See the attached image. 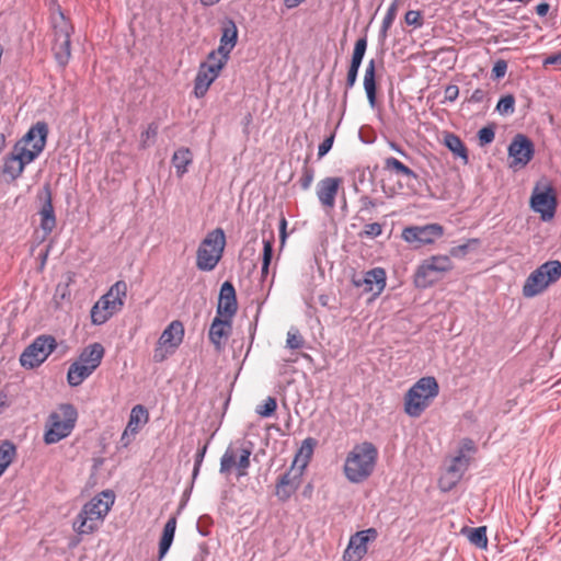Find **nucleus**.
<instances>
[{
  "label": "nucleus",
  "instance_id": "obj_1",
  "mask_svg": "<svg viewBox=\"0 0 561 561\" xmlns=\"http://www.w3.org/2000/svg\"><path fill=\"white\" fill-rule=\"evenodd\" d=\"M115 503L114 491L106 489L87 502L72 522V529L79 536L93 534L103 524Z\"/></svg>",
  "mask_w": 561,
  "mask_h": 561
},
{
  "label": "nucleus",
  "instance_id": "obj_2",
  "mask_svg": "<svg viewBox=\"0 0 561 561\" xmlns=\"http://www.w3.org/2000/svg\"><path fill=\"white\" fill-rule=\"evenodd\" d=\"M378 449L370 442L356 444L346 455L343 472L351 483H363L374 472L377 460Z\"/></svg>",
  "mask_w": 561,
  "mask_h": 561
},
{
  "label": "nucleus",
  "instance_id": "obj_3",
  "mask_svg": "<svg viewBox=\"0 0 561 561\" xmlns=\"http://www.w3.org/2000/svg\"><path fill=\"white\" fill-rule=\"evenodd\" d=\"M126 296L127 284L124 280L115 282L92 306L90 311L92 324L102 325L118 313L124 307Z\"/></svg>",
  "mask_w": 561,
  "mask_h": 561
},
{
  "label": "nucleus",
  "instance_id": "obj_4",
  "mask_svg": "<svg viewBox=\"0 0 561 561\" xmlns=\"http://www.w3.org/2000/svg\"><path fill=\"white\" fill-rule=\"evenodd\" d=\"M438 393L439 386L434 377L420 378L405 394L404 412L411 417H419Z\"/></svg>",
  "mask_w": 561,
  "mask_h": 561
},
{
  "label": "nucleus",
  "instance_id": "obj_5",
  "mask_svg": "<svg viewBox=\"0 0 561 561\" xmlns=\"http://www.w3.org/2000/svg\"><path fill=\"white\" fill-rule=\"evenodd\" d=\"M78 412L72 404H61L58 411L51 412L46 422L44 442L53 445L68 437L75 428Z\"/></svg>",
  "mask_w": 561,
  "mask_h": 561
},
{
  "label": "nucleus",
  "instance_id": "obj_6",
  "mask_svg": "<svg viewBox=\"0 0 561 561\" xmlns=\"http://www.w3.org/2000/svg\"><path fill=\"white\" fill-rule=\"evenodd\" d=\"M50 21L54 35L51 47L54 57L58 67H66L70 58V36L73 26L59 7L51 12Z\"/></svg>",
  "mask_w": 561,
  "mask_h": 561
},
{
  "label": "nucleus",
  "instance_id": "obj_7",
  "mask_svg": "<svg viewBox=\"0 0 561 561\" xmlns=\"http://www.w3.org/2000/svg\"><path fill=\"white\" fill-rule=\"evenodd\" d=\"M225 245L226 236L221 228L208 232L197 250V268L204 272L213 271L222 256Z\"/></svg>",
  "mask_w": 561,
  "mask_h": 561
},
{
  "label": "nucleus",
  "instance_id": "obj_8",
  "mask_svg": "<svg viewBox=\"0 0 561 561\" xmlns=\"http://www.w3.org/2000/svg\"><path fill=\"white\" fill-rule=\"evenodd\" d=\"M560 277L561 262L557 260L545 262L526 278L523 295L526 298H533L542 293L550 284L559 280Z\"/></svg>",
  "mask_w": 561,
  "mask_h": 561
},
{
  "label": "nucleus",
  "instance_id": "obj_9",
  "mask_svg": "<svg viewBox=\"0 0 561 561\" xmlns=\"http://www.w3.org/2000/svg\"><path fill=\"white\" fill-rule=\"evenodd\" d=\"M453 268V262L447 255H433L424 260L414 274V284L419 288L434 285L442 273Z\"/></svg>",
  "mask_w": 561,
  "mask_h": 561
},
{
  "label": "nucleus",
  "instance_id": "obj_10",
  "mask_svg": "<svg viewBox=\"0 0 561 561\" xmlns=\"http://www.w3.org/2000/svg\"><path fill=\"white\" fill-rule=\"evenodd\" d=\"M529 205L533 211L540 215L542 221L551 220L557 209V196L552 185L547 182L536 183Z\"/></svg>",
  "mask_w": 561,
  "mask_h": 561
},
{
  "label": "nucleus",
  "instance_id": "obj_11",
  "mask_svg": "<svg viewBox=\"0 0 561 561\" xmlns=\"http://www.w3.org/2000/svg\"><path fill=\"white\" fill-rule=\"evenodd\" d=\"M56 348V340L51 335L37 336L20 356L22 367L32 369L43 364Z\"/></svg>",
  "mask_w": 561,
  "mask_h": 561
},
{
  "label": "nucleus",
  "instance_id": "obj_12",
  "mask_svg": "<svg viewBox=\"0 0 561 561\" xmlns=\"http://www.w3.org/2000/svg\"><path fill=\"white\" fill-rule=\"evenodd\" d=\"M508 167L511 169H518L526 167L535 154V146L533 141L523 134H517L512 139L508 148Z\"/></svg>",
  "mask_w": 561,
  "mask_h": 561
},
{
  "label": "nucleus",
  "instance_id": "obj_13",
  "mask_svg": "<svg viewBox=\"0 0 561 561\" xmlns=\"http://www.w3.org/2000/svg\"><path fill=\"white\" fill-rule=\"evenodd\" d=\"M378 537L376 528L359 530L351 536L346 550L344 551V561H360L367 553L368 542L375 541Z\"/></svg>",
  "mask_w": 561,
  "mask_h": 561
},
{
  "label": "nucleus",
  "instance_id": "obj_14",
  "mask_svg": "<svg viewBox=\"0 0 561 561\" xmlns=\"http://www.w3.org/2000/svg\"><path fill=\"white\" fill-rule=\"evenodd\" d=\"M444 229L438 224H428L425 226L407 227L402 231V238L405 242L417 245L434 243L440 238Z\"/></svg>",
  "mask_w": 561,
  "mask_h": 561
},
{
  "label": "nucleus",
  "instance_id": "obj_15",
  "mask_svg": "<svg viewBox=\"0 0 561 561\" xmlns=\"http://www.w3.org/2000/svg\"><path fill=\"white\" fill-rule=\"evenodd\" d=\"M251 449L242 448L238 456L232 447H228L220 458L219 472L221 474H229L233 467L237 469V477L243 478L248 474L250 467Z\"/></svg>",
  "mask_w": 561,
  "mask_h": 561
},
{
  "label": "nucleus",
  "instance_id": "obj_16",
  "mask_svg": "<svg viewBox=\"0 0 561 561\" xmlns=\"http://www.w3.org/2000/svg\"><path fill=\"white\" fill-rule=\"evenodd\" d=\"M386 280V271L382 267H374L363 276L354 275L352 284L357 288L364 287L365 293H371L374 297H377L383 291Z\"/></svg>",
  "mask_w": 561,
  "mask_h": 561
},
{
  "label": "nucleus",
  "instance_id": "obj_17",
  "mask_svg": "<svg viewBox=\"0 0 561 561\" xmlns=\"http://www.w3.org/2000/svg\"><path fill=\"white\" fill-rule=\"evenodd\" d=\"M38 198L42 202V207L39 209L41 228L46 234H48L56 227V216L49 184H45L43 186L42 191L38 193Z\"/></svg>",
  "mask_w": 561,
  "mask_h": 561
},
{
  "label": "nucleus",
  "instance_id": "obj_18",
  "mask_svg": "<svg viewBox=\"0 0 561 561\" xmlns=\"http://www.w3.org/2000/svg\"><path fill=\"white\" fill-rule=\"evenodd\" d=\"M342 184V179L328 176L320 180L317 184L316 194L319 203L324 207L332 209L335 206V197Z\"/></svg>",
  "mask_w": 561,
  "mask_h": 561
},
{
  "label": "nucleus",
  "instance_id": "obj_19",
  "mask_svg": "<svg viewBox=\"0 0 561 561\" xmlns=\"http://www.w3.org/2000/svg\"><path fill=\"white\" fill-rule=\"evenodd\" d=\"M238 310L236 289L230 282H225L219 291L217 314L224 318H232Z\"/></svg>",
  "mask_w": 561,
  "mask_h": 561
},
{
  "label": "nucleus",
  "instance_id": "obj_20",
  "mask_svg": "<svg viewBox=\"0 0 561 561\" xmlns=\"http://www.w3.org/2000/svg\"><path fill=\"white\" fill-rule=\"evenodd\" d=\"M301 471L293 473L291 470L279 477L276 484V496L279 501L286 502L299 488Z\"/></svg>",
  "mask_w": 561,
  "mask_h": 561
},
{
  "label": "nucleus",
  "instance_id": "obj_21",
  "mask_svg": "<svg viewBox=\"0 0 561 561\" xmlns=\"http://www.w3.org/2000/svg\"><path fill=\"white\" fill-rule=\"evenodd\" d=\"M104 352L101 343H92L81 351L77 362L93 373L101 365Z\"/></svg>",
  "mask_w": 561,
  "mask_h": 561
},
{
  "label": "nucleus",
  "instance_id": "obj_22",
  "mask_svg": "<svg viewBox=\"0 0 561 561\" xmlns=\"http://www.w3.org/2000/svg\"><path fill=\"white\" fill-rule=\"evenodd\" d=\"M231 319L216 316L210 324L208 336L210 342L220 348L222 340L228 339L231 331Z\"/></svg>",
  "mask_w": 561,
  "mask_h": 561
},
{
  "label": "nucleus",
  "instance_id": "obj_23",
  "mask_svg": "<svg viewBox=\"0 0 561 561\" xmlns=\"http://www.w3.org/2000/svg\"><path fill=\"white\" fill-rule=\"evenodd\" d=\"M184 327L181 321H172L162 332L158 344L160 347L170 346L176 348L183 341Z\"/></svg>",
  "mask_w": 561,
  "mask_h": 561
},
{
  "label": "nucleus",
  "instance_id": "obj_24",
  "mask_svg": "<svg viewBox=\"0 0 561 561\" xmlns=\"http://www.w3.org/2000/svg\"><path fill=\"white\" fill-rule=\"evenodd\" d=\"M45 149V140L42 138L37 141V145H32V148H27V146L23 145V142H16L12 149V151L18 156V159L21 161L22 165L25 168L27 164L32 163Z\"/></svg>",
  "mask_w": 561,
  "mask_h": 561
},
{
  "label": "nucleus",
  "instance_id": "obj_25",
  "mask_svg": "<svg viewBox=\"0 0 561 561\" xmlns=\"http://www.w3.org/2000/svg\"><path fill=\"white\" fill-rule=\"evenodd\" d=\"M470 465V457L466 455H456L447 469V473L451 477V481L448 483V489L456 485L465 472L468 470Z\"/></svg>",
  "mask_w": 561,
  "mask_h": 561
},
{
  "label": "nucleus",
  "instance_id": "obj_26",
  "mask_svg": "<svg viewBox=\"0 0 561 561\" xmlns=\"http://www.w3.org/2000/svg\"><path fill=\"white\" fill-rule=\"evenodd\" d=\"M149 421V413L148 410L141 405L137 404L135 405L129 414V420L127 423V432H134L136 434L139 433L140 428L147 424Z\"/></svg>",
  "mask_w": 561,
  "mask_h": 561
},
{
  "label": "nucleus",
  "instance_id": "obj_27",
  "mask_svg": "<svg viewBox=\"0 0 561 561\" xmlns=\"http://www.w3.org/2000/svg\"><path fill=\"white\" fill-rule=\"evenodd\" d=\"M175 528L176 518L170 517L163 527L162 537L159 542V560H162L164 558L170 547L172 546L175 535Z\"/></svg>",
  "mask_w": 561,
  "mask_h": 561
},
{
  "label": "nucleus",
  "instance_id": "obj_28",
  "mask_svg": "<svg viewBox=\"0 0 561 561\" xmlns=\"http://www.w3.org/2000/svg\"><path fill=\"white\" fill-rule=\"evenodd\" d=\"M192 162L193 154L188 148L181 147L172 156V164L179 178H182L187 172V168Z\"/></svg>",
  "mask_w": 561,
  "mask_h": 561
},
{
  "label": "nucleus",
  "instance_id": "obj_29",
  "mask_svg": "<svg viewBox=\"0 0 561 561\" xmlns=\"http://www.w3.org/2000/svg\"><path fill=\"white\" fill-rule=\"evenodd\" d=\"M238 38V30L232 21H228L224 28L222 34L220 37V45L218 47V50L224 51L226 54H230V51L233 49V47L237 44Z\"/></svg>",
  "mask_w": 561,
  "mask_h": 561
},
{
  "label": "nucleus",
  "instance_id": "obj_30",
  "mask_svg": "<svg viewBox=\"0 0 561 561\" xmlns=\"http://www.w3.org/2000/svg\"><path fill=\"white\" fill-rule=\"evenodd\" d=\"M444 145L456 157H459L463 161L465 164H467L469 162L468 150L459 136H457L454 133H445Z\"/></svg>",
  "mask_w": 561,
  "mask_h": 561
},
{
  "label": "nucleus",
  "instance_id": "obj_31",
  "mask_svg": "<svg viewBox=\"0 0 561 561\" xmlns=\"http://www.w3.org/2000/svg\"><path fill=\"white\" fill-rule=\"evenodd\" d=\"M47 136H48V125L45 122L41 121V122H37L36 124H34L27 130V133L22 137V139L19 140L18 142H23V145H25V146L37 145V141H39L42 138L46 142Z\"/></svg>",
  "mask_w": 561,
  "mask_h": 561
},
{
  "label": "nucleus",
  "instance_id": "obj_32",
  "mask_svg": "<svg viewBox=\"0 0 561 561\" xmlns=\"http://www.w3.org/2000/svg\"><path fill=\"white\" fill-rule=\"evenodd\" d=\"M92 374L91 370L76 360L68 368L67 382L70 387H78Z\"/></svg>",
  "mask_w": 561,
  "mask_h": 561
},
{
  "label": "nucleus",
  "instance_id": "obj_33",
  "mask_svg": "<svg viewBox=\"0 0 561 561\" xmlns=\"http://www.w3.org/2000/svg\"><path fill=\"white\" fill-rule=\"evenodd\" d=\"M220 72H197L194 80L193 93L197 99L205 96L210 84L215 82Z\"/></svg>",
  "mask_w": 561,
  "mask_h": 561
},
{
  "label": "nucleus",
  "instance_id": "obj_34",
  "mask_svg": "<svg viewBox=\"0 0 561 561\" xmlns=\"http://www.w3.org/2000/svg\"><path fill=\"white\" fill-rule=\"evenodd\" d=\"M24 167L21 161L18 159V156L13 151L7 154L3 158V174L8 175L12 181L19 179L23 171Z\"/></svg>",
  "mask_w": 561,
  "mask_h": 561
},
{
  "label": "nucleus",
  "instance_id": "obj_35",
  "mask_svg": "<svg viewBox=\"0 0 561 561\" xmlns=\"http://www.w3.org/2000/svg\"><path fill=\"white\" fill-rule=\"evenodd\" d=\"M16 456V447L11 440H3L0 444V477L7 468L13 462Z\"/></svg>",
  "mask_w": 561,
  "mask_h": 561
},
{
  "label": "nucleus",
  "instance_id": "obj_36",
  "mask_svg": "<svg viewBox=\"0 0 561 561\" xmlns=\"http://www.w3.org/2000/svg\"><path fill=\"white\" fill-rule=\"evenodd\" d=\"M229 54H226L220 50H214L211 51L207 60L201 65L202 70H221L227 60H228Z\"/></svg>",
  "mask_w": 561,
  "mask_h": 561
},
{
  "label": "nucleus",
  "instance_id": "obj_37",
  "mask_svg": "<svg viewBox=\"0 0 561 561\" xmlns=\"http://www.w3.org/2000/svg\"><path fill=\"white\" fill-rule=\"evenodd\" d=\"M385 168L397 174H402L409 179H417L416 173L394 157L385 160Z\"/></svg>",
  "mask_w": 561,
  "mask_h": 561
},
{
  "label": "nucleus",
  "instance_id": "obj_38",
  "mask_svg": "<svg viewBox=\"0 0 561 561\" xmlns=\"http://www.w3.org/2000/svg\"><path fill=\"white\" fill-rule=\"evenodd\" d=\"M364 89H365L369 105L371 107H375L376 92H377L376 72H365Z\"/></svg>",
  "mask_w": 561,
  "mask_h": 561
},
{
  "label": "nucleus",
  "instance_id": "obj_39",
  "mask_svg": "<svg viewBox=\"0 0 561 561\" xmlns=\"http://www.w3.org/2000/svg\"><path fill=\"white\" fill-rule=\"evenodd\" d=\"M469 541L480 549H484L488 546L486 527L480 526L469 529L468 533Z\"/></svg>",
  "mask_w": 561,
  "mask_h": 561
},
{
  "label": "nucleus",
  "instance_id": "obj_40",
  "mask_svg": "<svg viewBox=\"0 0 561 561\" xmlns=\"http://www.w3.org/2000/svg\"><path fill=\"white\" fill-rule=\"evenodd\" d=\"M366 47H367L366 38H359L356 41L355 47L353 50L352 60H351V66H350L348 70H357L358 69V67L360 66V62L363 60V57L365 55Z\"/></svg>",
  "mask_w": 561,
  "mask_h": 561
},
{
  "label": "nucleus",
  "instance_id": "obj_41",
  "mask_svg": "<svg viewBox=\"0 0 561 561\" xmlns=\"http://www.w3.org/2000/svg\"><path fill=\"white\" fill-rule=\"evenodd\" d=\"M158 135V125L156 123H151L147 126V128L140 134L139 147L140 149H146L150 147Z\"/></svg>",
  "mask_w": 561,
  "mask_h": 561
},
{
  "label": "nucleus",
  "instance_id": "obj_42",
  "mask_svg": "<svg viewBox=\"0 0 561 561\" xmlns=\"http://www.w3.org/2000/svg\"><path fill=\"white\" fill-rule=\"evenodd\" d=\"M272 257H273V241L264 239L263 240L262 267H261L262 277H265L268 274Z\"/></svg>",
  "mask_w": 561,
  "mask_h": 561
},
{
  "label": "nucleus",
  "instance_id": "obj_43",
  "mask_svg": "<svg viewBox=\"0 0 561 561\" xmlns=\"http://www.w3.org/2000/svg\"><path fill=\"white\" fill-rule=\"evenodd\" d=\"M399 10V1L394 0L388 8L387 13L382 20L381 24V33L383 35L387 34L388 30L391 27L393 21L396 20L397 13Z\"/></svg>",
  "mask_w": 561,
  "mask_h": 561
},
{
  "label": "nucleus",
  "instance_id": "obj_44",
  "mask_svg": "<svg viewBox=\"0 0 561 561\" xmlns=\"http://www.w3.org/2000/svg\"><path fill=\"white\" fill-rule=\"evenodd\" d=\"M277 408L276 399L267 397L262 404H259L255 412L262 417H270L274 414Z\"/></svg>",
  "mask_w": 561,
  "mask_h": 561
},
{
  "label": "nucleus",
  "instance_id": "obj_45",
  "mask_svg": "<svg viewBox=\"0 0 561 561\" xmlns=\"http://www.w3.org/2000/svg\"><path fill=\"white\" fill-rule=\"evenodd\" d=\"M316 445H317V440L312 437H307L306 439L302 440L301 446L298 451V455H297V457L298 456L305 457V462L302 463L301 469H304L306 467L307 461L311 458Z\"/></svg>",
  "mask_w": 561,
  "mask_h": 561
},
{
  "label": "nucleus",
  "instance_id": "obj_46",
  "mask_svg": "<svg viewBox=\"0 0 561 561\" xmlns=\"http://www.w3.org/2000/svg\"><path fill=\"white\" fill-rule=\"evenodd\" d=\"M286 346L289 350H299L304 346V337L296 328H290L287 332Z\"/></svg>",
  "mask_w": 561,
  "mask_h": 561
},
{
  "label": "nucleus",
  "instance_id": "obj_47",
  "mask_svg": "<svg viewBox=\"0 0 561 561\" xmlns=\"http://www.w3.org/2000/svg\"><path fill=\"white\" fill-rule=\"evenodd\" d=\"M314 179V170L311 167H308L307 163H305L302 168L301 178L299 179L300 187L304 191H307L310 188L312 182Z\"/></svg>",
  "mask_w": 561,
  "mask_h": 561
},
{
  "label": "nucleus",
  "instance_id": "obj_48",
  "mask_svg": "<svg viewBox=\"0 0 561 561\" xmlns=\"http://www.w3.org/2000/svg\"><path fill=\"white\" fill-rule=\"evenodd\" d=\"M495 138V131L492 126H484L478 131V139L481 146L491 144Z\"/></svg>",
  "mask_w": 561,
  "mask_h": 561
},
{
  "label": "nucleus",
  "instance_id": "obj_49",
  "mask_svg": "<svg viewBox=\"0 0 561 561\" xmlns=\"http://www.w3.org/2000/svg\"><path fill=\"white\" fill-rule=\"evenodd\" d=\"M515 100L512 95H505L500 99L496 105V110L501 114H511L514 112Z\"/></svg>",
  "mask_w": 561,
  "mask_h": 561
},
{
  "label": "nucleus",
  "instance_id": "obj_50",
  "mask_svg": "<svg viewBox=\"0 0 561 561\" xmlns=\"http://www.w3.org/2000/svg\"><path fill=\"white\" fill-rule=\"evenodd\" d=\"M381 233H382V226L378 222H371V224L365 225L363 231L360 232V237L374 239V238L379 237Z\"/></svg>",
  "mask_w": 561,
  "mask_h": 561
},
{
  "label": "nucleus",
  "instance_id": "obj_51",
  "mask_svg": "<svg viewBox=\"0 0 561 561\" xmlns=\"http://www.w3.org/2000/svg\"><path fill=\"white\" fill-rule=\"evenodd\" d=\"M478 448L471 438H462L459 444L458 455H474Z\"/></svg>",
  "mask_w": 561,
  "mask_h": 561
},
{
  "label": "nucleus",
  "instance_id": "obj_52",
  "mask_svg": "<svg viewBox=\"0 0 561 561\" xmlns=\"http://www.w3.org/2000/svg\"><path fill=\"white\" fill-rule=\"evenodd\" d=\"M404 21L408 25L421 27L423 25V16L420 11L410 10L404 15Z\"/></svg>",
  "mask_w": 561,
  "mask_h": 561
},
{
  "label": "nucleus",
  "instance_id": "obj_53",
  "mask_svg": "<svg viewBox=\"0 0 561 561\" xmlns=\"http://www.w3.org/2000/svg\"><path fill=\"white\" fill-rule=\"evenodd\" d=\"M207 450V445H204L202 448H198L195 454V460H194V469H193V479H196V477L199 473V469L202 467V463L204 461V457Z\"/></svg>",
  "mask_w": 561,
  "mask_h": 561
},
{
  "label": "nucleus",
  "instance_id": "obj_54",
  "mask_svg": "<svg viewBox=\"0 0 561 561\" xmlns=\"http://www.w3.org/2000/svg\"><path fill=\"white\" fill-rule=\"evenodd\" d=\"M335 135L331 134L318 147V158H323L332 148Z\"/></svg>",
  "mask_w": 561,
  "mask_h": 561
},
{
  "label": "nucleus",
  "instance_id": "obj_55",
  "mask_svg": "<svg viewBox=\"0 0 561 561\" xmlns=\"http://www.w3.org/2000/svg\"><path fill=\"white\" fill-rule=\"evenodd\" d=\"M459 95V89L455 84H449L444 91V102H454Z\"/></svg>",
  "mask_w": 561,
  "mask_h": 561
},
{
  "label": "nucleus",
  "instance_id": "obj_56",
  "mask_svg": "<svg viewBox=\"0 0 561 561\" xmlns=\"http://www.w3.org/2000/svg\"><path fill=\"white\" fill-rule=\"evenodd\" d=\"M359 203H360V211H369L370 209H373L377 206L376 201L366 195H364L359 198Z\"/></svg>",
  "mask_w": 561,
  "mask_h": 561
},
{
  "label": "nucleus",
  "instance_id": "obj_57",
  "mask_svg": "<svg viewBox=\"0 0 561 561\" xmlns=\"http://www.w3.org/2000/svg\"><path fill=\"white\" fill-rule=\"evenodd\" d=\"M468 251H469V242L451 248L450 254L453 256H463L468 253Z\"/></svg>",
  "mask_w": 561,
  "mask_h": 561
},
{
  "label": "nucleus",
  "instance_id": "obj_58",
  "mask_svg": "<svg viewBox=\"0 0 561 561\" xmlns=\"http://www.w3.org/2000/svg\"><path fill=\"white\" fill-rule=\"evenodd\" d=\"M137 434L134 433V432H127V428L124 430L122 436H121V444L123 447H128L133 440V438L136 436Z\"/></svg>",
  "mask_w": 561,
  "mask_h": 561
},
{
  "label": "nucleus",
  "instance_id": "obj_59",
  "mask_svg": "<svg viewBox=\"0 0 561 561\" xmlns=\"http://www.w3.org/2000/svg\"><path fill=\"white\" fill-rule=\"evenodd\" d=\"M286 228H287V220L284 216H282V218L279 219V238H280L282 244L285 243L286 238H287Z\"/></svg>",
  "mask_w": 561,
  "mask_h": 561
},
{
  "label": "nucleus",
  "instance_id": "obj_60",
  "mask_svg": "<svg viewBox=\"0 0 561 561\" xmlns=\"http://www.w3.org/2000/svg\"><path fill=\"white\" fill-rule=\"evenodd\" d=\"M561 64V51L554 55L547 57L543 60V66L558 65Z\"/></svg>",
  "mask_w": 561,
  "mask_h": 561
},
{
  "label": "nucleus",
  "instance_id": "obj_61",
  "mask_svg": "<svg viewBox=\"0 0 561 561\" xmlns=\"http://www.w3.org/2000/svg\"><path fill=\"white\" fill-rule=\"evenodd\" d=\"M207 554V549L199 547L198 551L193 556L192 561H206Z\"/></svg>",
  "mask_w": 561,
  "mask_h": 561
},
{
  "label": "nucleus",
  "instance_id": "obj_62",
  "mask_svg": "<svg viewBox=\"0 0 561 561\" xmlns=\"http://www.w3.org/2000/svg\"><path fill=\"white\" fill-rule=\"evenodd\" d=\"M549 11V4L546 2L539 3L536 7V13L540 16H545Z\"/></svg>",
  "mask_w": 561,
  "mask_h": 561
},
{
  "label": "nucleus",
  "instance_id": "obj_63",
  "mask_svg": "<svg viewBox=\"0 0 561 561\" xmlns=\"http://www.w3.org/2000/svg\"><path fill=\"white\" fill-rule=\"evenodd\" d=\"M8 405V394L3 391H0V413H2Z\"/></svg>",
  "mask_w": 561,
  "mask_h": 561
},
{
  "label": "nucleus",
  "instance_id": "obj_64",
  "mask_svg": "<svg viewBox=\"0 0 561 561\" xmlns=\"http://www.w3.org/2000/svg\"><path fill=\"white\" fill-rule=\"evenodd\" d=\"M357 75L358 72H347V79H346V84L347 87H353L356 79H357Z\"/></svg>",
  "mask_w": 561,
  "mask_h": 561
}]
</instances>
